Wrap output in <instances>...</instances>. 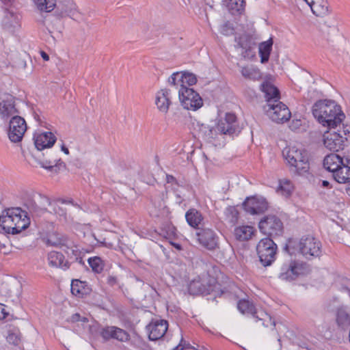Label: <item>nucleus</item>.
Here are the masks:
<instances>
[{"mask_svg": "<svg viewBox=\"0 0 350 350\" xmlns=\"http://www.w3.org/2000/svg\"><path fill=\"white\" fill-rule=\"evenodd\" d=\"M312 114L323 126L334 129L345 118L340 107L332 100H319L312 106Z\"/></svg>", "mask_w": 350, "mask_h": 350, "instance_id": "1", "label": "nucleus"}, {"mask_svg": "<svg viewBox=\"0 0 350 350\" xmlns=\"http://www.w3.org/2000/svg\"><path fill=\"white\" fill-rule=\"evenodd\" d=\"M3 228L6 232L17 234L27 229L30 224V219L27 212L21 208H10L3 211Z\"/></svg>", "mask_w": 350, "mask_h": 350, "instance_id": "2", "label": "nucleus"}, {"mask_svg": "<svg viewBox=\"0 0 350 350\" xmlns=\"http://www.w3.org/2000/svg\"><path fill=\"white\" fill-rule=\"evenodd\" d=\"M283 156L290 166L299 175H304L310 169L309 158L307 150L292 146L285 148Z\"/></svg>", "mask_w": 350, "mask_h": 350, "instance_id": "3", "label": "nucleus"}, {"mask_svg": "<svg viewBox=\"0 0 350 350\" xmlns=\"http://www.w3.org/2000/svg\"><path fill=\"white\" fill-rule=\"evenodd\" d=\"M321 247L320 241L310 235L302 237L297 244L299 252L307 259L320 256Z\"/></svg>", "mask_w": 350, "mask_h": 350, "instance_id": "4", "label": "nucleus"}, {"mask_svg": "<svg viewBox=\"0 0 350 350\" xmlns=\"http://www.w3.org/2000/svg\"><path fill=\"white\" fill-rule=\"evenodd\" d=\"M219 284L215 278L208 275L206 280L198 277L188 285V291L191 295H209L218 288Z\"/></svg>", "mask_w": 350, "mask_h": 350, "instance_id": "5", "label": "nucleus"}, {"mask_svg": "<svg viewBox=\"0 0 350 350\" xmlns=\"http://www.w3.org/2000/svg\"><path fill=\"white\" fill-rule=\"evenodd\" d=\"M259 229L268 238H275L282 235L284 226L281 219L274 215L264 217L259 222Z\"/></svg>", "mask_w": 350, "mask_h": 350, "instance_id": "6", "label": "nucleus"}, {"mask_svg": "<svg viewBox=\"0 0 350 350\" xmlns=\"http://www.w3.org/2000/svg\"><path fill=\"white\" fill-rule=\"evenodd\" d=\"M256 251L261 263L269 266L275 259L277 245L271 238H265L258 243Z\"/></svg>", "mask_w": 350, "mask_h": 350, "instance_id": "7", "label": "nucleus"}, {"mask_svg": "<svg viewBox=\"0 0 350 350\" xmlns=\"http://www.w3.org/2000/svg\"><path fill=\"white\" fill-rule=\"evenodd\" d=\"M237 309L243 314L252 316L256 321H262V325L265 327H268V324L266 323L267 320H269L273 326L275 325V321L271 319V317L267 313L263 311H258L253 302L247 299H240L237 303Z\"/></svg>", "mask_w": 350, "mask_h": 350, "instance_id": "8", "label": "nucleus"}, {"mask_svg": "<svg viewBox=\"0 0 350 350\" xmlns=\"http://www.w3.org/2000/svg\"><path fill=\"white\" fill-rule=\"evenodd\" d=\"M178 92L180 101L185 109L196 111L202 106V98L193 89L180 88Z\"/></svg>", "mask_w": 350, "mask_h": 350, "instance_id": "9", "label": "nucleus"}, {"mask_svg": "<svg viewBox=\"0 0 350 350\" xmlns=\"http://www.w3.org/2000/svg\"><path fill=\"white\" fill-rule=\"evenodd\" d=\"M234 48L244 59H250L255 56L256 43L251 36L243 33L234 38Z\"/></svg>", "mask_w": 350, "mask_h": 350, "instance_id": "10", "label": "nucleus"}, {"mask_svg": "<svg viewBox=\"0 0 350 350\" xmlns=\"http://www.w3.org/2000/svg\"><path fill=\"white\" fill-rule=\"evenodd\" d=\"M267 116L276 123H284L289 120L291 113L287 106L280 101L264 107Z\"/></svg>", "mask_w": 350, "mask_h": 350, "instance_id": "11", "label": "nucleus"}, {"mask_svg": "<svg viewBox=\"0 0 350 350\" xmlns=\"http://www.w3.org/2000/svg\"><path fill=\"white\" fill-rule=\"evenodd\" d=\"M27 130L25 119L19 116H14L9 122L8 137L11 142L17 143L22 140Z\"/></svg>", "mask_w": 350, "mask_h": 350, "instance_id": "12", "label": "nucleus"}, {"mask_svg": "<svg viewBox=\"0 0 350 350\" xmlns=\"http://www.w3.org/2000/svg\"><path fill=\"white\" fill-rule=\"evenodd\" d=\"M241 129L236 116L231 113H227L224 119L221 120L217 126V131L224 135H237Z\"/></svg>", "mask_w": 350, "mask_h": 350, "instance_id": "13", "label": "nucleus"}, {"mask_svg": "<svg viewBox=\"0 0 350 350\" xmlns=\"http://www.w3.org/2000/svg\"><path fill=\"white\" fill-rule=\"evenodd\" d=\"M98 333L105 341L117 340L120 342H126L130 339V335L126 331L116 326L101 327L98 329Z\"/></svg>", "mask_w": 350, "mask_h": 350, "instance_id": "14", "label": "nucleus"}, {"mask_svg": "<svg viewBox=\"0 0 350 350\" xmlns=\"http://www.w3.org/2000/svg\"><path fill=\"white\" fill-rule=\"evenodd\" d=\"M197 82L196 76L191 72H174L168 79L169 84L176 90L180 88H187L186 85H193Z\"/></svg>", "mask_w": 350, "mask_h": 350, "instance_id": "15", "label": "nucleus"}, {"mask_svg": "<svg viewBox=\"0 0 350 350\" xmlns=\"http://www.w3.org/2000/svg\"><path fill=\"white\" fill-rule=\"evenodd\" d=\"M45 150L46 155H45V153H42V158H40L39 161L42 167L49 170L55 169V171L66 168L65 163L60 158H58L55 152L52 150Z\"/></svg>", "mask_w": 350, "mask_h": 350, "instance_id": "16", "label": "nucleus"}, {"mask_svg": "<svg viewBox=\"0 0 350 350\" xmlns=\"http://www.w3.org/2000/svg\"><path fill=\"white\" fill-rule=\"evenodd\" d=\"M301 270V267L299 263L289 260L282 265L278 277L282 280L291 282L299 276Z\"/></svg>", "mask_w": 350, "mask_h": 350, "instance_id": "17", "label": "nucleus"}, {"mask_svg": "<svg viewBox=\"0 0 350 350\" xmlns=\"http://www.w3.org/2000/svg\"><path fill=\"white\" fill-rule=\"evenodd\" d=\"M347 138L336 131H327L323 135V144L331 151L338 152L342 149Z\"/></svg>", "mask_w": 350, "mask_h": 350, "instance_id": "18", "label": "nucleus"}, {"mask_svg": "<svg viewBox=\"0 0 350 350\" xmlns=\"http://www.w3.org/2000/svg\"><path fill=\"white\" fill-rule=\"evenodd\" d=\"M198 241L203 247L212 250L217 247L218 237L210 228H202L196 232Z\"/></svg>", "mask_w": 350, "mask_h": 350, "instance_id": "19", "label": "nucleus"}, {"mask_svg": "<svg viewBox=\"0 0 350 350\" xmlns=\"http://www.w3.org/2000/svg\"><path fill=\"white\" fill-rule=\"evenodd\" d=\"M243 207L247 213L251 215H258L268 208V202L263 198H247L243 202Z\"/></svg>", "mask_w": 350, "mask_h": 350, "instance_id": "20", "label": "nucleus"}, {"mask_svg": "<svg viewBox=\"0 0 350 350\" xmlns=\"http://www.w3.org/2000/svg\"><path fill=\"white\" fill-rule=\"evenodd\" d=\"M168 328V323L163 319H154L147 326L149 332V339L157 340L161 338L166 333Z\"/></svg>", "mask_w": 350, "mask_h": 350, "instance_id": "21", "label": "nucleus"}, {"mask_svg": "<svg viewBox=\"0 0 350 350\" xmlns=\"http://www.w3.org/2000/svg\"><path fill=\"white\" fill-rule=\"evenodd\" d=\"M33 139L35 147L38 151L50 149L56 142V137L51 132L36 133Z\"/></svg>", "mask_w": 350, "mask_h": 350, "instance_id": "22", "label": "nucleus"}, {"mask_svg": "<svg viewBox=\"0 0 350 350\" xmlns=\"http://www.w3.org/2000/svg\"><path fill=\"white\" fill-rule=\"evenodd\" d=\"M335 323L340 329L346 330L349 327L350 309L347 306L341 305L336 308Z\"/></svg>", "mask_w": 350, "mask_h": 350, "instance_id": "23", "label": "nucleus"}, {"mask_svg": "<svg viewBox=\"0 0 350 350\" xmlns=\"http://www.w3.org/2000/svg\"><path fill=\"white\" fill-rule=\"evenodd\" d=\"M46 243L47 245L55 247L62 248L65 247L70 248L72 243L67 236L57 232H53L47 236Z\"/></svg>", "mask_w": 350, "mask_h": 350, "instance_id": "24", "label": "nucleus"}, {"mask_svg": "<svg viewBox=\"0 0 350 350\" xmlns=\"http://www.w3.org/2000/svg\"><path fill=\"white\" fill-rule=\"evenodd\" d=\"M17 113L14 98L8 97L0 102V117L3 120H8L11 116H17Z\"/></svg>", "mask_w": 350, "mask_h": 350, "instance_id": "25", "label": "nucleus"}, {"mask_svg": "<svg viewBox=\"0 0 350 350\" xmlns=\"http://www.w3.org/2000/svg\"><path fill=\"white\" fill-rule=\"evenodd\" d=\"M170 92L169 89H162L157 93L155 103L158 109L163 113H167L171 105Z\"/></svg>", "mask_w": 350, "mask_h": 350, "instance_id": "26", "label": "nucleus"}, {"mask_svg": "<svg viewBox=\"0 0 350 350\" xmlns=\"http://www.w3.org/2000/svg\"><path fill=\"white\" fill-rule=\"evenodd\" d=\"M349 159L346 158L345 162L337 168L332 174L334 180L338 183H347L350 182Z\"/></svg>", "mask_w": 350, "mask_h": 350, "instance_id": "27", "label": "nucleus"}, {"mask_svg": "<svg viewBox=\"0 0 350 350\" xmlns=\"http://www.w3.org/2000/svg\"><path fill=\"white\" fill-rule=\"evenodd\" d=\"M48 261L50 266L53 267H59L64 270L69 268L70 264L65 260L64 256L61 252L52 251L48 254Z\"/></svg>", "mask_w": 350, "mask_h": 350, "instance_id": "28", "label": "nucleus"}, {"mask_svg": "<svg viewBox=\"0 0 350 350\" xmlns=\"http://www.w3.org/2000/svg\"><path fill=\"white\" fill-rule=\"evenodd\" d=\"M256 230L254 227L247 225L237 226L234 229V238L239 241H245L251 239L254 235Z\"/></svg>", "mask_w": 350, "mask_h": 350, "instance_id": "29", "label": "nucleus"}, {"mask_svg": "<svg viewBox=\"0 0 350 350\" xmlns=\"http://www.w3.org/2000/svg\"><path fill=\"white\" fill-rule=\"evenodd\" d=\"M345 162L340 155L334 153L327 154L323 159V167L329 172H334Z\"/></svg>", "mask_w": 350, "mask_h": 350, "instance_id": "30", "label": "nucleus"}, {"mask_svg": "<svg viewBox=\"0 0 350 350\" xmlns=\"http://www.w3.org/2000/svg\"><path fill=\"white\" fill-rule=\"evenodd\" d=\"M261 90L265 94L267 105L275 103L279 101L280 92L278 88L269 83H264L261 85Z\"/></svg>", "mask_w": 350, "mask_h": 350, "instance_id": "31", "label": "nucleus"}, {"mask_svg": "<svg viewBox=\"0 0 350 350\" xmlns=\"http://www.w3.org/2000/svg\"><path fill=\"white\" fill-rule=\"evenodd\" d=\"M92 291L91 288L86 282L79 280H72L71 282V293L76 297H83L89 295Z\"/></svg>", "mask_w": 350, "mask_h": 350, "instance_id": "32", "label": "nucleus"}, {"mask_svg": "<svg viewBox=\"0 0 350 350\" xmlns=\"http://www.w3.org/2000/svg\"><path fill=\"white\" fill-rule=\"evenodd\" d=\"M185 218L188 224L194 228H198L204 219L201 213L195 208L188 210Z\"/></svg>", "mask_w": 350, "mask_h": 350, "instance_id": "33", "label": "nucleus"}, {"mask_svg": "<svg viewBox=\"0 0 350 350\" xmlns=\"http://www.w3.org/2000/svg\"><path fill=\"white\" fill-rule=\"evenodd\" d=\"M241 73L243 77L253 81H258L262 79V73L256 67L252 65L242 67Z\"/></svg>", "mask_w": 350, "mask_h": 350, "instance_id": "34", "label": "nucleus"}, {"mask_svg": "<svg viewBox=\"0 0 350 350\" xmlns=\"http://www.w3.org/2000/svg\"><path fill=\"white\" fill-rule=\"evenodd\" d=\"M273 40L269 38L268 40L263 42L259 45V55L260 57V62L265 64L269 61L271 51L272 50Z\"/></svg>", "mask_w": 350, "mask_h": 350, "instance_id": "35", "label": "nucleus"}, {"mask_svg": "<svg viewBox=\"0 0 350 350\" xmlns=\"http://www.w3.org/2000/svg\"><path fill=\"white\" fill-rule=\"evenodd\" d=\"M312 1L311 10L317 16H323L328 14V4L325 0Z\"/></svg>", "mask_w": 350, "mask_h": 350, "instance_id": "36", "label": "nucleus"}, {"mask_svg": "<svg viewBox=\"0 0 350 350\" xmlns=\"http://www.w3.org/2000/svg\"><path fill=\"white\" fill-rule=\"evenodd\" d=\"M244 0H227L226 6L230 12L233 14H241L245 10Z\"/></svg>", "mask_w": 350, "mask_h": 350, "instance_id": "37", "label": "nucleus"}, {"mask_svg": "<svg viewBox=\"0 0 350 350\" xmlns=\"http://www.w3.org/2000/svg\"><path fill=\"white\" fill-rule=\"evenodd\" d=\"M294 189L292 182L287 179L280 180L279 186L277 189V192L281 195L288 197L291 195Z\"/></svg>", "mask_w": 350, "mask_h": 350, "instance_id": "38", "label": "nucleus"}, {"mask_svg": "<svg viewBox=\"0 0 350 350\" xmlns=\"http://www.w3.org/2000/svg\"><path fill=\"white\" fill-rule=\"evenodd\" d=\"M6 339L10 344L18 345L21 340V334L20 330L15 327L10 328L8 332Z\"/></svg>", "mask_w": 350, "mask_h": 350, "instance_id": "39", "label": "nucleus"}, {"mask_svg": "<svg viewBox=\"0 0 350 350\" xmlns=\"http://www.w3.org/2000/svg\"><path fill=\"white\" fill-rule=\"evenodd\" d=\"M226 220L232 226L235 225L239 219V212L234 206H228L225 211Z\"/></svg>", "mask_w": 350, "mask_h": 350, "instance_id": "40", "label": "nucleus"}, {"mask_svg": "<svg viewBox=\"0 0 350 350\" xmlns=\"http://www.w3.org/2000/svg\"><path fill=\"white\" fill-rule=\"evenodd\" d=\"M88 264L95 273H101L103 270V263L100 257L95 256L88 259Z\"/></svg>", "mask_w": 350, "mask_h": 350, "instance_id": "41", "label": "nucleus"}, {"mask_svg": "<svg viewBox=\"0 0 350 350\" xmlns=\"http://www.w3.org/2000/svg\"><path fill=\"white\" fill-rule=\"evenodd\" d=\"M40 198L43 201V202L44 204V205H53V212L55 214H57L59 215H64L66 214L65 211L62 207L58 206L57 204H51L50 199L49 198H47L46 196L40 195Z\"/></svg>", "mask_w": 350, "mask_h": 350, "instance_id": "42", "label": "nucleus"}, {"mask_svg": "<svg viewBox=\"0 0 350 350\" xmlns=\"http://www.w3.org/2000/svg\"><path fill=\"white\" fill-rule=\"evenodd\" d=\"M47 0H36V4L37 8L40 11H44L47 10V5H46Z\"/></svg>", "mask_w": 350, "mask_h": 350, "instance_id": "43", "label": "nucleus"}, {"mask_svg": "<svg viewBox=\"0 0 350 350\" xmlns=\"http://www.w3.org/2000/svg\"><path fill=\"white\" fill-rule=\"evenodd\" d=\"M8 314V312L6 310V306L0 304V320L5 319Z\"/></svg>", "mask_w": 350, "mask_h": 350, "instance_id": "44", "label": "nucleus"}, {"mask_svg": "<svg viewBox=\"0 0 350 350\" xmlns=\"http://www.w3.org/2000/svg\"><path fill=\"white\" fill-rule=\"evenodd\" d=\"M71 321L72 322H77L79 321L85 322L88 321V319L85 317H81L80 314L79 313H75L71 317Z\"/></svg>", "mask_w": 350, "mask_h": 350, "instance_id": "45", "label": "nucleus"}, {"mask_svg": "<svg viewBox=\"0 0 350 350\" xmlns=\"http://www.w3.org/2000/svg\"><path fill=\"white\" fill-rule=\"evenodd\" d=\"M55 0H47L46 5H47V10H45L46 12L52 11L55 6Z\"/></svg>", "mask_w": 350, "mask_h": 350, "instance_id": "46", "label": "nucleus"}, {"mask_svg": "<svg viewBox=\"0 0 350 350\" xmlns=\"http://www.w3.org/2000/svg\"><path fill=\"white\" fill-rule=\"evenodd\" d=\"M65 12L66 15L69 16H74L77 12L76 5L72 3L70 9L69 10H66Z\"/></svg>", "mask_w": 350, "mask_h": 350, "instance_id": "47", "label": "nucleus"}, {"mask_svg": "<svg viewBox=\"0 0 350 350\" xmlns=\"http://www.w3.org/2000/svg\"><path fill=\"white\" fill-rule=\"evenodd\" d=\"M107 282L111 286H113L117 283V278L114 276H109L107 279Z\"/></svg>", "mask_w": 350, "mask_h": 350, "instance_id": "48", "label": "nucleus"}, {"mask_svg": "<svg viewBox=\"0 0 350 350\" xmlns=\"http://www.w3.org/2000/svg\"><path fill=\"white\" fill-rule=\"evenodd\" d=\"M46 211V208L45 206L44 207H41V208H39V207H35L33 211L38 214H40V213H44L45 211Z\"/></svg>", "mask_w": 350, "mask_h": 350, "instance_id": "49", "label": "nucleus"}, {"mask_svg": "<svg viewBox=\"0 0 350 350\" xmlns=\"http://www.w3.org/2000/svg\"><path fill=\"white\" fill-rule=\"evenodd\" d=\"M40 54H41V57H42V59L44 61L49 60V56L46 53H45L44 51H41Z\"/></svg>", "mask_w": 350, "mask_h": 350, "instance_id": "50", "label": "nucleus"}, {"mask_svg": "<svg viewBox=\"0 0 350 350\" xmlns=\"http://www.w3.org/2000/svg\"><path fill=\"white\" fill-rule=\"evenodd\" d=\"M322 186L325 188H331L330 183L327 180H323L322 181Z\"/></svg>", "mask_w": 350, "mask_h": 350, "instance_id": "51", "label": "nucleus"}, {"mask_svg": "<svg viewBox=\"0 0 350 350\" xmlns=\"http://www.w3.org/2000/svg\"><path fill=\"white\" fill-rule=\"evenodd\" d=\"M61 150L66 154H69V150L64 145H62L61 147Z\"/></svg>", "mask_w": 350, "mask_h": 350, "instance_id": "52", "label": "nucleus"}, {"mask_svg": "<svg viewBox=\"0 0 350 350\" xmlns=\"http://www.w3.org/2000/svg\"><path fill=\"white\" fill-rule=\"evenodd\" d=\"M34 118L36 120L37 122H38L40 124H41L42 121H41V119H40V117L39 115L35 114Z\"/></svg>", "mask_w": 350, "mask_h": 350, "instance_id": "53", "label": "nucleus"}, {"mask_svg": "<svg viewBox=\"0 0 350 350\" xmlns=\"http://www.w3.org/2000/svg\"><path fill=\"white\" fill-rule=\"evenodd\" d=\"M167 182L170 183V182L174 180V176H172L171 175H167Z\"/></svg>", "mask_w": 350, "mask_h": 350, "instance_id": "54", "label": "nucleus"}, {"mask_svg": "<svg viewBox=\"0 0 350 350\" xmlns=\"http://www.w3.org/2000/svg\"><path fill=\"white\" fill-rule=\"evenodd\" d=\"M292 244H293V242L292 241H289V244L286 245L285 250H288L289 247L293 246Z\"/></svg>", "mask_w": 350, "mask_h": 350, "instance_id": "55", "label": "nucleus"}, {"mask_svg": "<svg viewBox=\"0 0 350 350\" xmlns=\"http://www.w3.org/2000/svg\"><path fill=\"white\" fill-rule=\"evenodd\" d=\"M2 217H3V214L1 215H0V226H1L3 227V219Z\"/></svg>", "mask_w": 350, "mask_h": 350, "instance_id": "56", "label": "nucleus"}, {"mask_svg": "<svg viewBox=\"0 0 350 350\" xmlns=\"http://www.w3.org/2000/svg\"><path fill=\"white\" fill-rule=\"evenodd\" d=\"M61 201H62V203H71V204H72V200L66 201L64 200H62Z\"/></svg>", "mask_w": 350, "mask_h": 350, "instance_id": "57", "label": "nucleus"}, {"mask_svg": "<svg viewBox=\"0 0 350 350\" xmlns=\"http://www.w3.org/2000/svg\"><path fill=\"white\" fill-rule=\"evenodd\" d=\"M100 244H101L102 245L105 246V247H108V245H107V243H105V242H100Z\"/></svg>", "mask_w": 350, "mask_h": 350, "instance_id": "58", "label": "nucleus"}, {"mask_svg": "<svg viewBox=\"0 0 350 350\" xmlns=\"http://www.w3.org/2000/svg\"><path fill=\"white\" fill-rule=\"evenodd\" d=\"M171 230H172V233H173L174 232V227H172Z\"/></svg>", "mask_w": 350, "mask_h": 350, "instance_id": "59", "label": "nucleus"}, {"mask_svg": "<svg viewBox=\"0 0 350 350\" xmlns=\"http://www.w3.org/2000/svg\"><path fill=\"white\" fill-rule=\"evenodd\" d=\"M343 133H344L345 135H346V134H347V133H346V131H343Z\"/></svg>", "mask_w": 350, "mask_h": 350, "instance_id": "60", "label": "nucleus"}]
</instances>
